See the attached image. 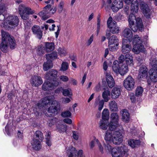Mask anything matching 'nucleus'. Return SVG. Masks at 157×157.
<instances>
[{
	"label": "nucleus",
	"instance_id": "nucleus-56",
	"mask_svg": "<svg viewBox=\"0 0 157 157\" xmlns=\"http://www.w3.org/2000/svg\"><path fill=\"white\" fill-rule=\"evenodd\" d=\"M97 141V145L98 146L99 149L100 151L102 153H103V148L102 146L101 145V143L98 140H96Z\"/></svg>",
	"mask_w": 157,
	"mask_h": 157
},
{
	"label": "nucleus",
	"instance_id": "nucleus-31",
	"mask_svg": "<svg viewBox=\"0 0 157 157\" xmlns=\"http://www.w3.org/2000/svg\"><path fill=\"white\" fill-rule=\"evenodd\" d=\"M122 120L124 122H128L129 121V114L128 111L126 109H123L122 111Z\"/></svg>",
	"mask_w": 157,
	"mask_h": 157
},
{
	"label": "nucleus",
	"instance_id": "nucleus-60",
	"mask_svg": "<svg viewBox=\"0 0 157 157\" xmlns=\"http://www.w3.org/2000/svg\"><path fill=\"white\" fill-rule=\"evenodd\" d=\"M73 138L76 140H77L78 139V133L77 132H75V131L73 132Z\"/></svg>",
	"mask_w": 157,
	"mask_h": 157
},
{
	"label": "nucleus",
	"instance_id": "nucleus-44",
	"mask_svg": "<svg viewBox=\"0 0 157 157\" xmlns=\"http://www.w3.org/2000/svg\"><path fill=\"white\" fill-rule=\"evenodd\" d=\"M34 139H37L38 140L42 141L43 139V136L42 133L40 131H37L35 133V136Z\"/></svg>",
	"mask_w": 157,
	"mask_h": 157
},
{
	"label": "nucleus",
	"instance_id": "nucleus-40",
	"mask_svg": "<svg viewBox=\"0 0 157 157\" xmlns=\"http://www.w3.org/2000/svg\"><path fill=\"white\" fill-rule=\"evenodd\" d=\"M57 54L56 52H53L51 54L46 55V59L48 61H50L51 62L53 59L57 58Z\"/></svg>",
	"mask_w": 157,
	"mask_h": 157
},
{
	"label": "nucleus",
	"instance_id": "nucleus-24",
	"mask_svg": "<svg viewBox=\"0 0 157 157\" xmlns=\"http://www.w3.org/2000/svg\"><path fill=\"white\" fill-rule=\"evenodd\" d=\"M106 81L109 87H113L115 85V82L113 78L110 74L107 72L105 73Z\"/></svg>",
	"mask_w": 157,
	"mask_h": 157
},
{
	"label": "nucleus",
	"instance_id": "nucleus-41",
	"mask_svg": "<svg viewBox=\"0 0 157 157\" xmlns=\"http://www.w3.org/2000/svg\"><path fill=\"white\" fill-rule=\"evenodd\" d=\"M52 67L53 64L52 62L47 60V61L44 63L43 64V69L45 71H47Z\"/></svg>",
	"mask_w": 157,
	"mask_h": 157
},
{
	"label": "nucleus",
	"instance_id": "nucleus-33",
	"mask_svg": "<svg viewBox=\"0 0 157 157\" xmlns=\"http://www.w3.org/2000/svg\"><path fill=\"white\" fill-rule=\"evenodd\" d=\"M108 121L101 120L99 122V127L101 129L103 130H106L108 126H109L108 124Z\"/></svg>",
	"mask_w": 157,
	"mask_h": 157
},
{
	"label": "nucleus",
	"instance_id": "nucleus-34",
	"mask_svg": "<svg viewBox=\"0 0 157 157\" xmlns=\"http://www.w3.org/2000/svg\"><path fill=\"white\" fill-rule=\"evenodd\" d=\"M66 152L68 155H76L77 153L75 148L71 146L66 148Z\"/></svg>",
	"mask_w": 157,
	"mask_h": 157
},
{
	"label": "nucleus",
	"instance_id": "nucleus-36",
	"mask_svg": "<svg viewBox=\"0 0 157 157\" xmlns=\"http://www.w3.org/2000/svg\"><path fill=\"white\" fill-rule=\"evenodd\" d=\"M128 71V65L126 64L122 65L119 69V71L118 72L121 75H124L127 73Z\"/></svg>",
	"mask_w": 157,
	"mask_h": 157
},
{
	"label": "nucleus",
	"instance_id": "nucleus-58",
	"mask_svg": "<svg viewBox=\"0 0 157 157\" xmlns=\"http://www.w3.org/2000/svg\"><path fill=\"white\" fill-rule=\"evenodd\" d=\"M60 79L63 82H67L68 80V78L65 75H61L59 77Z\"/></svg>",
	"mask_w": 157,
	"mask_h": 157
},
{
	"label": "nucleus",
	"instance_id": "nucleus-62",
	"mask_svg": "<svg viewBox=\"0 0 157 157\" xmlns=\"http://www.w3.org/2000/svg\"><path fill=\"white\" fill-rule=\"evenodd\" d=\"M63 121L64 122L68 124H71L72 123V121L71 119L69 118H65L63 119Z\"/></svg>",
	"mask_w": 157,
	"mask_h": 157
},
{
	"label": "nucleus",
	"instance_id": "nucleus-53",
	"mask_svg": "<svg viewBox=\"0 0 157 157\" xmlns=\"http://www.w3.org/2000/svg\"><path fill=\"white\" fill-rule=\"evenodd\" d=\"M104 105V101L102 100L100 101L98 104V109L101 110L103 108Z\"/></svg>",
	"mask_w": 157,
	"mask_h": 157
},
{
	"label": "nucleus",
	"instance_id": "nucleus-50",
	"mask_svg": "<svg viewBox=\"0 0 157 157\" xmlns=\"http://www.w3.org/2000/svg\"><path fill=\"white\" fill-rule=\"evenodd\" d=\"M68 65L67 63L66 62H63L60 70L62 71H65L68 69Z\"/></svg>",
	"mask_w": 157,
	"mask_h": 157
},
{
	"label": "nucleus",
	"instance_id": "nucleus-4",
	"mask_svg": "<svg viewBox=\"0 0 157 157\" xmlns=\"http://www.w3.org/2000/svg\"><path fill=\"white\" fill-rule=\"evenodd\" d=\"M129 150L128 147L122 145L121 146L113 148L111 151L112 157H127L128 155Z\"/></svg>",
	"mask_w": 157,
	"mask_h": 157
},
{
	"label": "nucleus",
	"instance_id": "nucleus-2",
	"mask_svg": "<svg viewBox=\"0 0 157 157\" xmlns=\"http://www.w3.org/2000/svg\"><path fill=\"white\" fill-rule=\"evenodd\" d=\"M54 98V96L53 95L46 97L42 100L41 105L43 106L50 105L48 109V113L57 114L60 109V104L58 101L53 100Z\"/></svg>",
	"mask_w": 157,
	"mask_h": 157
},
{
	"label": "nucleus",
	"instance_id": "nucleus-7",
	"mask_svg": "<svg viewBox=\"0 0 157 157\" xmlns=\"http://www.w3.org/2000/svg\"><path fill=\"white\" fill-rule=\"evenodd\" d=\"M51 6L52 5L50 4L47 5L44 8L43 10L38 13V15L43 20H46L50 17L51 15L54 14L56 12V7H55L50 9Z\"/></svg>",
	"mask_w": 157,
	"mask_h": 157
},
{
	"label": "nucleus",
	"instance_id": "nucleus-47",
	"mask_svg": "<svg viewBox=\"0 0 157 157\" xmlns=\"http://www.w3.org/2000/svg\"><path fill=\"white\" fill-rule=\"evenodd\" d=\"M143 92V88L141 86H138L136 88L135 95L137 97L141 96L142 95Z\"/></svg>",
	"mask_w": 157,
	"mask_h": 157
},
{
	"label": "nucleus",
	"instance_id": "nucleus-32",
	"mask_svg": "<svg viewBox=\"0 0 157 157\" xmlns=\"http://www.w3.org/2000/svg\"><path fill=\"white\" fill-rule=\"evenodd\" d=\"M67 126L66 124L61 123L58 124L56 125L57 130L60 133H63L67 130Z\"/></svg>",
	"mask_w": 157,
	"mask_h": 157
},
{
	"label": "nucleus",
	"instance_id": "nucleus-59",
	"mask_svg": "<svg viewBox=\"0 0 157 157\" xmlns=\"http://www.w3.org/2000/svg\"><path fill=\"white\" fill-rule=\"evenodd\" d=\"M130 99L132 102H134L136 101L135 96L133 93H131L130 94Z\"/></svg>",
	"mask_w": 157,
	"mask_h": 157
},
{
	"label": "nucleus",
	"instance_id": "nucleus-42",
	"mask_svg": "<svg viewBox=\"0 0 157 157\" xmlns=\"http://www.w3.org/2000/svg\"><path fill=\"white\" fill-rule=\"evenodd\" d=\"M121 65H119V64L117 61H115L113 65V69L114 71L116 73H117L119 71L120 66Z\"/></svg>",
	"mask_w": 157,
	"mask_h": 157
},
{
	"label": "nucleus",
	"instance_id": "nucleus-10",
	"mask_svg": "<svg viewBox=\"0 0 157 157\" xmlns=\"http://www.w3.org/2000/svg\"><path fill=\"white\" fill-rule=\"evenodd\" d=\"M59 84V82L56 80H47L42 85V89L45 91L52 90L57 86Z\"/></svg>",
	"mask_w": 157,
	"mask_h": 157
},
{
	"label": "nucleus",
	"instance_id": "nucleus-51",
	"mask_svg": "<svg viewBox=\"0 0 157 157\" xmlns=\"http://www.w3.org/2000/svg\"><path fill=\"white\" fill-rule=\"evenodd\" d=\"M71 113L69 111L63 112L61 113L62 117H69L71 116Z\"/></svg>",
	"mask_w": 157,
	"mask_h": 157
},
{
	"label": "nucleus",
	"instance_id": "nucleus-29",
	"mask_svg": "<svg viewBox=\"0 0 157 157\" xmlns=\"http://www.w3.org/2000/svg\"><path fill=\"white\" fill-rule=\"evenodd\" d=\"M124 61L127 65H133V61L132 55L129 54H126L124 56Z\"/></svg>",
	"mask_w": 157,
	"mask_h": 157
},
{
	"label": "nucleus",
	"instance_id": "nucleus-25",
	"mask_svg": "<svg viewBox=\"0 0 157 157\" xmlns=\"http://www.w3.org/2000/svg\"><path fill=\"white\" fill-rule=\"evenodd\" d=\"M121 94L120 89L118 87H114L112 91L111 97L113 99H116L119 98Z\"/></svg>",
	"mask_w": 157,
	"mask_h": 157
},
{
	"label": "nucleus",
	"instance_id": "nucleus-61",
	"mask_svg": "<svg viewBox=\"0 0 157 157\" xmlns=\"http://www.w3.org/2000/svg\"><path fill=\"white\" fill-rule=\"evenodd\" d=\"M130 132L132 133V135L135 136L137 134V131L136 129L133 128H132L130 129Z\"/></svg>",
	"mask_w": 157,
	"mask_h": 157
},
{
	"label": "nucleus",
	"instance_id": "nucleus-30",
	"mask_svg": "<svg viewBox=\"0 0 157 157\" xmlns=\"http://www.w3.org/2000/svg\"><path fill=\"white\" fill-rule=\"evenodd\" d=\"M32 147L34 149L38 150L41 148L40 141L37 139H33L31 143Z\"/></svg>",
	"mask_w": 157,
	"mask_h": 157
},
{
	"label": "nucleus",
	"instance_id": "nucleus-21",
	"mask_svg": "<svg viewBox=\"0 0 157 157\" xmlns=\"http://www.w3.org/2000/svg\"><path fill=\"white\" fill-rule=\"evenodd\" d=\"M33 34L37 37L40 39L42 36V32L41 30L40 27L38 25H33L31 28Z\"/></svg>",
	"mask_w": 157,
	"mask_h": 157
},
{
	"label": "nucleus",
	"instance_id": "nucleus-39",
	"mask_svg": "<svg viewBox=\"0 0 157 157\" xmlns=\"http://www.w3.org/2000/svg\"><path fill=\"white\" fill-rule=\"evenodd\" d=\"M110 92L108 89L103 92L102 96L105 102H107L109 100V98L108 96H110Z\"/></svg>",
	"mask_w": 157,
	"mask_h": 157
},
{
	"label": "nucleus",
	"instance_id": "nucleus-38",
	"mask_svg": "<svg viewBox=\"0 0 157 157\" xmlns=\"http://www.w3.org/2000/svg\"><path fill=\"white\" fill-rule=\"evenodd\" d=\"M109 106L110 110L112 111H116L118 109L117 103L114 101H110L109 102Z\"/></svg>",
	"mask_w": 157,
	"mask_h": 157
},
{
	"label": "nucleus",
	"instance_id": "nucleus-55",
	"mask_svg": "<svg viewBox=\"0 0 157 157\" xmlns=\"http://www.w3.org/2000/svg\"><path fill=\"white\" fill-rule=\"evenodd\" d=\"M96 140H98L95 138H94V139L92 141H91L90 142L89 144V145L90 148L92 149L94 147L95 143H96V144H97V141Z\"/></svg>",
	"mask_w": 157,
	"mask_h": 157
},
{
	"label": "nucleus",
	"instance_id": "nucleus-52",
	"mask_svg": "<svg viewBox=\"0 0 157 157\" xmlns=\"http://www.w3.org/2000/svg\"><path fill=\"white\" fill-rule=\"evenodd\" d=\"M37 53L39 55L41 56L44 53V51L43 49L41 47H38L36 50Z\"/></svg>",
	"mask_w": 157,
	"mask_h": 157
},
{
	"label": "nucleus",
	"instance_id": "nucleus-37",
	"mask_svg": "<svg viewBox=\"0 0 157 157\" xmlns=\"http://www.w3.org/2000/svg\"><path fill=\"white\" fill-rule=\"evenodd\" d=\"M55 48V45L52 42H46L45 44V49L47 52H50Z\"/></svg>",
	"mask_w": 157,
	"mask_h": 157
},
{
	"label": "nucleus",
	"instance_id": "nucleus-26",
	"mask_svg": "<svg viewBox=\"0 0 157 157\" xmlns=\"http://www.w3.org/2000/svg\"><path fill=\"white\" fill-rule=\"evenodd\" d=\"M149 77L151 81L154 82H157V70L151 69L149 71Z\"/></svg>",
	"mask_w": 157,
	"mask_h": 157
},
{
	"label": "nucleus",
	"instance_id": "nucleus-43",
	"mask_svg": "<svg viewBox=\"0 0 157 157\" xmlns=\"http://www.w3.org/2000/svg\"><path fill=\"white\" fill-rule=\"evenodd\" d=\"M62 93L64 96L69 97L70 98H71L72 95V90L70 88L63 90Z\"/></svg>",
	"mask_w": 157,
	"mask_h": 157
},
{
	"label": "nucleus",
	"instance_id": "nucleus-28",
	"mask_svg": "<svg viewBox=\"0 0 157 157\" xmlns=\"http://www.w3.org/2000/svg\"><path fill=\"white\" fill-rule=\"evenodd\" d=\"M111 130H107L105 134L104 139L107 143L113 142V133Z\"/></svg>",
	"mask_w": 157,
	"mask_h": 157
},
{
	"label": "nucleus",
	"instance_id": "nucleus-13",
	"mask_svg": "<svg viewBox=\"0 0 157 157\" xmlns=\"http://www.w3.org/2000/svg\"><path fill=\"white\" fill-rule=\"evenodd\" d=\"M123 85L126 89L128 90H131L134 88V80L131 76H128L124 80Z\"/></svg>",
	"mask_w": 157,
	"mask_h": 157
},
{
	"label": "nucleus",
	"instance_id": "nucleus-57",
	"mask_svg": "<svg viewBox=\"0 0 157 157\" xmlns=\"http://www.w3.org/2000/svg\"><path fill=\"white\" fill-rule=\"evenodd\" d=\"M6 9V7L4 4L0 5V12H4Z\"/></svg>",
	"mask_w": 157,
	"mask_h": 157
},
{
	"label": "nucleus",
	"instance_id": "nucleus-16",
	"mask_svg": "<svg viewBox=\"0 0 157 157\" xmlns=\"http://www.w3.org/2000/svg\"><path fill=\"white\" fill-rule=\"evenodd\" d=\"M130 42L127 39H124L123 40L121 51L123 53H128L131 50L132 47Z\"/></svg>",
	"mask_w": 157,
	"mask_h": 157
},
{
	"label": "nucleus",
	"instance_id": "nucleus-6",
	"mask_svg": "<svg viewBox=\"0 0 157 157\" xmlns=\"http://www.w3.org/2000/svg\"><path fill=\"white\" fill-rule=\"evenodd\" d=\"M19 22L17 16H9L4 20V23H2L1 25L6 29L7 26L10 28H13L18 25Z\"/></svg>",
	"mask_w": 157,
	"mask_h": 157
},
{
	"label": "nucleus",
	"instance_id": "nucleus-27",
	"mask_svg": "<svg viewBox=\"0 0 157 157\" xmlns=\"http://www.w3.org/2000/svg\"><path fill=\"white\" fill-rule=\"evenodd\" d=\"M141 141L139 140L130 139L128 141V144L132 148L137 147L140 145Z\"/></svg>",
	"mask_w": 157,
	"mask_h": 157
},
{
	"label": "nucleus",
	"instance_id": "nucleus-9",
	"mask_svg": "<svg viewBox=\"0 0 157 157\" xmlns=\"http://www.w3.org/2000/svg\"><path fill=\"white\" fill-rule=\"evenodd\" d=\"M18 10L21 18L25 20L28 19L29 15L33 13L29 8L26 7L23 4L20 5L19 6Z\"/></svg>",
	"mask_w": 157,
	"mask_h": 157
},
{
	"label": "nucleus",
	"instance_id": "nucleus-11",
	"mask_svg": "<svg viewBox=\"0 0 157 157\" xmlns=\"http://www.w3.org/2000/svg\"><path fill=\"white\" fill-rule=\"evenodd\" d=\"M108 27L109 28L110 32L113 34L117 33L119 32V28L117 26L116 22L112 20V18L110 17L107 21Z\"/></svg>",
	"mask_w": 157,
	"mask_h": 157
},
{
	"label": "nucleus",
	"instance_id": "nucleus-46",
	"mask_svg": "<svg viewBox=\"0 0 157 157\" xmlns=\"http://www.w3.org/2000/svg\"><path fill=\"white\" fill-rule=\"evenodd\" d=\"M58 51L59 54L61 56H65L67 53L66 49L64 47L59 48Z\"/></svg>",
	"mask_w": 157,
	"mask_h": 157
},
{
	"label": "nucleus",
	"instance_id": "nucleus-54",
	"mask_svg": "<svg viewBox=\"0 0 157 157\" xmlns=\"http://www.w3.org/2000/svg\"><path fill=\"white\" fill-rule=\"evenodd\" d=\"M108 143L107 144H104L105 148L106 150H107L109 151H111L113 148L112 147H111V145L109 144V143Z\"/></svg>",
	"mask_w": 157,
	"mask_h": 157
},
{
	"label": "nucleus",
	"instance_id": "nucleus-20",
	"mask_svg": "<svg viewBox=\"0 0 157 157\" xmlns=\"http://www.w3.org/2000/svg\"><path fill=\"white\" fill-rule=\"evenodd\" d=\"M43 81L41 77L39 76L34 75L31 77L30 83L32 86L38 87L41 85Z\"/></svg>",
	"mask_w": 157,
	"mask_h": 157
},
{
	"label": "nucleus",
	"instance_id": "nucleus-35",
	"mask_svg": "<svg viewBox=\"0 0 157 157\" xmlns=\"http://www.w3.org/2000/svg\"><path fill=\"white\" fill-rule=\"evenodd\" d=\"M109 115L108 109H104L102 113V120L108 121L109 117Z\"/></svg>",
	"mask_w": 157,
	"mask_h": 157
},
{
	"label": "nucleus",
	"instance_id": "nucleus-1",
	"mask_svg": "<svg viewBox=\"0 0 157 157\" xmlns=\"http://www.w3.org/2000/svg\"><path fill=\"white\" fill-rule=\"evenodd\" d=\"M2 41L0 45V49L2 52H6L8 51L9 48L8 42L11 49H13L15 48L16 44L15 40L8 33L2 30Z\"/></svg>",
	"mask_w": 157,
	"mask_h": 157
},
{
	"label": "nucleus",
	"instance_id": "nucleus-63",
	"mask_svg": "<svg viewBox=\"0 0 157 157\" xmlns=\"http://www.w3.org/2000/svg\"><path fill=\"white\" fill-rule=\"evenodd\" d=\"M119 61L120 63H121L124 61V56L123 55L121 54L119 58Z\"/></svg>",
	"mask_w": 157,
	"mask_h": 157
},
{
	"label": "nucleus",
	"instance_id": "nucleus-3",
	"mask_svg": "<svg viewBox=\"0 0 157 157\" xmlns=\"http://www.w3.org/2000/svg\"><path fill=\"white\" fill-rule=\"evenodd\" d=\"M129 27L134 32L137 31L138 29L142 31L143 29V25L141 19L140 18H136L132 13L130 14L128 19Z\"/></svg>",
	"mask_w": 157,
	"mask_h": 157
},
{
	"label": "nucleus",
	"instance_id": "nucleus-5",
	"mask_svg": "<svg viewBox=\"0 0 157 157\" xmlns=\"http://www.w3.org/2000/svg\"><path fill=\"white\" fill-rule=\"evenodd\" d=\"M133 45L132 51L136 54H139L140 52H144L145 48L142 44V41L138 35L135 36L133 39Z\"/></svg>",
	"mask_w": 157,
	"mask_h": 157
},
{
	"label": "nucleus",
	"instance_id": "nucleus-45",
	"mask_svg": "<svg viewBox=\"0 0 157 157\" xmlns=\"http://www.w3.org/2000/svg\"><path fill=\"white\" fill-rule=\"evenodd\" d=\"M50 135L51 133L48 132L46 134L45 137L46 144L49 146H50L52 145Z\"/></svg>",
	"mask_w": 157,
	"mask_h": 157
},
{
	"label": "nucleus",
	"instance_id": "nucleus-15",
	"mask_svg": "<svg viewBox=\"0 0 157 157\" xmlns=\"http://www.w3.org/2000/svg\"><path fill=\"white\" fill-rule=\"evenodd\" d=\"M140 8L145 17L149 18L151 16V10L147 5L144 2H142L140 3Z\"/></svg>",
	"mask_w": 157,
	"mask_h": 157
},
{
	"label": "nucleus",
	"instance_id": "nucleus-22",
	"mask_svg": "<svg viewBox=\"0 0 157 157\" xmlns=\"http://www.w3.org/2000/svg\"><path fill=\"white\" fill-rule=\"evenodd\" d=\"M57 75V71L56 70L52 69L49 72L47 73L45 76L46 80L53 81L56 79Z\"/></svg>",
	"mask_w": 157,
	"mask_h": 157
},
{
	"label": "nucleus",
	"instance_id": "nucleus-19",
	"mask_svg": "<svg viewBox=\"0 0 157 157\" xmlns=\"http://www.w3.org/2000/svg\"><path fill=\"white\" fill-rule=\"evenodd\" d=\"M148 69L145 65L142 64L140 67L138 77L139 79L145 78L147 76Z\"/></svg>",
	"mask_w": 157,
	"mask_h": 157
},
{
	"label": "nucleus",
	"instance_id": "nucleus-14",
	"mask_svg": "<svg viewBox=\"0 0 157 157\" xmlns=\"http://www.w3.org/2000/svg\"><path fill=\"white\" fill-rule=\"evenodd\" d=\"M123 140V136L121 130L114 131L113 133V142L115 144H118Z\"/></svg>",
	"mask_w": 157,
	"mask_h": 157
},
{
	"label": "nucleus",
	"instance_id": "nucleus-12",
	"mask_svg": "<svg viewBox=\"0 0 157 157\" xmlns=\"http://www.w3.org/2000/svg\"><path fill=\"white\" fill-rule=\"evenodd\" d=\"M109 49L110 51L117 50L118 45V40L117 36L113 35L109 39Z\"/></svg>",
	"mask_w": 157,
	"mask_h": 157
},
{
	"label": "nucleus",
	"instance_id": "nucleus-17",
	"mask_svg": "<svg viewBox=\"0 0 157 157\" xmlns=\"http://www.w3.org/2000/svg\"><path fill=\"white\" fill-rule=\"evenodd\" d=\"M123 6V2L122 0H115L113 2L111 8L113 12H117Z\"/></svg>",
	"mask_w": 157,
	"mask_h": 157
},
{
	"label": "nucleus",
	"instance_id": "nucleus-18",
	"mask_svg": "<svg viewBox=\"0 0 157 157\" xmlns=\"http://www.w3.org/2000/svg\"><path fill=\"white\" fill-rule=\"evenodd\" d=\"M124 2L127 4L131 5V10L133 13H136L138 10V4L137 0H123Z\"/></svg>",
	"mask_w": 157,
	"mask_h": 157
},
{
	"label": "nucleus",
	"instance_id": "nucleus-23",
	"mask_svg": "<svg viewBox=\"0 0 157 157\" xmlns=\"http://www.w3.org/2000/svg\"><path fill=\"white\" fill-rule=\"evenodd\" d=\"M122 35L124 37L128 39V40L130 41L132 39L133 35L130 29L128 28H126L122 32Z\"/></svg>",
	"mask_w": 157,
	"mask_h": 157
},
{
	"label": "nucleus",
	"instance_id": "nucleus-49",
	"mask_svg": "<svg viewBox=\"0 0 157 157\" xmlns=\"http://www.w3.org/2000/svg\"><path fill=\"white\" fill-rule=\"evenodd\" d=\"M64 5V2L63 1H61L59 2L58 8V11L59 13H61L63 10Z\"/></svg>",
	"mask_w": 157,
	"mask_h": 157
},
{
	"label": "nucleus",
	"instance_id": "nucleus-64",
	"mask_svg": "<svg viewBox=\"0 0 157 157\" xmlns=\"http://www.w3.org/2000/svg\"><path fill=\"white\" fill-rule=\"evenodd\" d=\"M77 154L78 155H77V157L78 156H79L80 157L82 156L85 155L83 154V152L82 150H79Z\"/></svg>",
	"mask_w": 157,
	"mask_h": 157
},
{
	"label": "nucleus",
	"instance_id": "nucleus-48",
	"mask_svg": "<svg viewBox=\"0 0 157 157\" xmlns=\"http://www.w3.org/2000/svg\"><path fill=\"white\" fill-rule=\"evenodd\" d=\"M150 63L152 67L151 69H153L154 70H155L156 69L157 70V60L155 58L152 59Z\"/></svg>",
	"mask_w": 157,
	"mask_h": 157
},
{
	"label": "nucleus",
	"instance_id": "nucleus-8",
	"mask_svg": "<svg viewBox=\"0 0 157 157\" xmlns=\"http://www.w3.org/2000/svg\"><path fill=\"white\" fill-rule=\"evenodd\" d=\"M119 116L117 113H113L110 115V121L109 125V129L113 131L117 130L120 125L119 123Z\"/></svg>",
	"mask_w": 157,
	"mask_h": 157
}]
</instances>
